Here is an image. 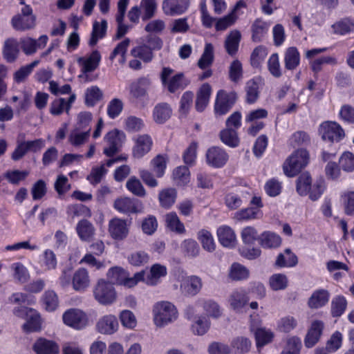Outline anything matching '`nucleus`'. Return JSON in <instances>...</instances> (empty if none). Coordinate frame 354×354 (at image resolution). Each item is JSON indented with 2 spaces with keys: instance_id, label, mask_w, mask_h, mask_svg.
I'll use <instances>...</instances> for the list:
<instances>
[{
  "instance_id": "f257e3e1",
  "label": "nucleus",
  "mask_w": 354,
  "mask_h": 354,
  "mask_svg": "<svg viewBox=\"0 0 354 354\" xmlns=\"http://www.w3.org/2000/svg\"><path fill=\"white\" fill-rule=\"evenodd\" d=\"M145 271L138 272L133 277H130L129 272L120 266L111 268L107 273L106 277L110 283L123 286L131 288L136 286L138 282L144 279Z\"/></svg>"
},
{
  "instance_id": "f03ea898",
  "label": "nucleus",
  "mask_w": 354,
  "mask_h": 354,
  "mask_svg": "<svg viewBox=\"0 0 354 354\" xmlns=\"http://www.w3.org/2000/svg\"><path fill=\"white\" fill-rule=\"evenodd\" d=\"M153 314L154 324L160 328L174 322L178 317L176 308L169 301L156 303L153 308Z\"/></svg>"
},
{
  "instance_id": "7ed1b4c3",
  "label": "nucleus",
  "mask_w": 354,
  "mask_h": 354,
  "mask_svg": "<svg viewBox=\"0 0 354 354\" xmlns=\"http://www.w3.org/2000/svg\"><path fill=\"white\" fill-rule=\"evenodd\" d=\"M308 153L301 149L294 151L284 162L283 169L289 177L296 176L308 162Z\"/></svg>"
},
{
  "instance_id": "20e7f679",
  "label": "nucleus",
  "mask_w": 354,
  "mask_h": 354,
  "mask_svg": "<svg viewBox=\"0 0 354 354\" xmlns=\"http://www.w3.org/2000/svg\"><path fill=\"white\" fill-rule=\"evenodd\" d=\"M93 295L97 302L102 305L111 304L117 298L113 286L103 279L97 282L93 289Z\"/></svg>"
},
{
  "instance_id": "39448f33",
  "label": "nucleus",
  "mask_w": 354,
  "mask_h": 354,
  "mask_svg": "<svg viewBox=\"0 0 354 354\" xmlns=\"http://www.w3.org/2000/svg\"><path fill=\"white\" fill-rule=\"evenodd\" d=\"M104 140L106 146L104 148L103 153L106 156L111 157L120 151L125 140V135L122 131L113 129L105 135Z\"/></svg>"
},
{
  "instance_id": "423d86ee",
  "label": "nucleus",
  "mask_w": 354,
  "mask_h": 354,
  "mask_svg": "<svg viewBox=\"0 0 354 354\" xmlns=\"http://www.w3.org/2000/svg\"><path fill=\"white\" fill-rule=\"evenodd\" d=\"M319 131L324 140L330 142H339L345 136L344 129L336 122H323L319 127Z\"/></svg>"
},
{
  "instance_id": "0eeeda50",
  "label": "nucleus",
  "mask_w": 354,
  "mask_h": 354,
  "mask_svg": "<svg viewBox=\"0 0 354 354\" xmlns=\"http://www.w3.org/2000/svg\"><path fill=\"white\" fill-rule=\"evenodd\" d=\"M261 320L258 319L257 323L252 322L250 330L254 333L256 346L259 351L264 346L271 343L274 337V332L266 327H261Z\"/></svg>"
},
{
  "instance_id": "6e6552de",
  "label": "nucleus",
  "mask_w": 354,
  "mask_h": 354,
  "mask_svg": "<svg viewBox=\"0 0 354 354\" xmlns=\"http://www.w3.org/2000/svg\"><path fill=\"white\" fill-rule=\"evenodd\" d=\"M15 314L18 317L27 316V322L24 324V330L27 332H35L41 328V318L39 315L33 309L20 307L15 309Z\"/></svg>"
},
{
  "instance_id": "1a4fd4ad",
  "label": "nucleus",
  "mask_w": 354,
  "mask_h": 354,
  "mask_svg": "<svg viewBox=\"0 0 354 354\" xmlns=\"http://www.w3.org/2000/svg\"><path fill=\"white\" fill-rule=\"evenodd\" d=\"M236 100V95L234 92L227 93L223 90L218 92L214 105V111L216 115L226 114L232 107Z\"/></svg>"
},
{
  "instance_id": "9d476101",
  "label": "nucleus",
  "mask_w": 354,
  "mask_h": 354,
  "mask_svg": "<svg viewBox=\"0 0 354 354\" xmlns=\"http://www.w3.org/2000/svg\"><path fill=\"white\" fill-rule=\"evenodd\" d=\"M152 84L149 76L141 77L131 83L129 86L130 97L133 100H141L147 96L148 89Z\"/></svg>"
},
{
  "instance_id": "9b49d317",
  "label": "nucleus",
  "mask_w": 354,
  "mask_h": 354,
  "mask_svg": "<svg viewBox=\"0 0 354 354\" xmlns=\"http://www.w3.org/2000/svg\"><path fill=\"white\" fill-rule=\"evenodd\" d=\"M118 319L111 314L102 316L96 323V330L104 335H112L118 330Z\"/></svg>"
},
{
  "instance_id": "f8f14e48",
  "label": "nucleus",
  "mask_w": 354,
  "mask_h": 354,
  "mask_svg": "<svg viewBox=\"0 0 354 354\" xmlns=\"http://www.w3.org/2000/svg\"><path fill=\"white\" fill-rule=\"evenodd\" d=\"M189 6V0H163L162 8L168 16L180 15L186 12Z\"/></svg>"
},
{
  "instance_id": "ddd939ff",
  "label": "nucleus",
  "mask_w": 354,
  "mask_h": 354,
  "mask_svg": "<svg viewBox=\"0 0 354 354\" xmlns=\"http://www.w3.org/2000/svg\"><path fill=\"white\" fill-rule=\"evenodd\" d=\"M205 156L207 163L216 168L223 167L228 160L227 153L218 147H212L208 149Z\"/></svg>"
},
{
  "instance_id": "4468645a",
  "label": "nucleus",
  "mask_w": 354,
  "mask_h": 354,
  "mask_svg": "<svg viewBox=\"0 0 354 354\" xmlns=\"http://www.w3.org/2000/svg\"><path fill=\"white\" fill-rule=\"evenodd\" d=\"M63 321L66 325L76 329L83 328L86 323L85 314L78 309H70L63 315Z\"/></svg>"
},
{
  "instance_id": "2eb2a0df",
  "label": "nucleus",
  "mask_w": 354,
  "mask_h": 354,
  "mask_svg": "<svg viewBox=\"0 0 354 354\" xmlns=\"http://www.w3.org/2000/svg\"><path fill=\"white\" fill-rule=\"evenodd\" d=\"M109 232L114 239H124L129 233V229L125 220L114 218L109 221Z\"/></svg>"
},
{
  "instance_id": "dca6fc26",
  "label": "nucleus",
  "mask_w": 354,
  "mask_h": 354,
  "mask_svg": "<svg viewBox=\"0 0 354 354\" xmlns=\"http://www.w3.org/2000/svg\"><path fill=\"white\" fill-rule=\"evenodd\" d=\"M90 283V277L86 269L79 268L74 272L72 278V286L75 291H85L89 287Z\"/></svg>"
},
{
  "instance_id": "f3484780",
  "label": "nucleus",
  "mask_w": 354,
  "mask_h": 354,
  "mask_svg": "<svg viewBox=\"0 0 354 354\" xmlns=\"http://www.w3.org/2000/svg\"><path fill=\"white\" fill-rule=\"evenodd\" d=\"M37 354H59V346L54 341L46 338H39L32 346Z\"/></svg>"
},
{
  "instance_id": "a211bd4d",
  "label": "nucleus",
  "mask_w": 354,
  "mask_h": 354,
  "mask_svg": "<svg viewBox=\"0 0 354 354\" xmlns=\"http://www.w3.org/2000/svg\"><path fill=\"white\" fill-rule=\"evenodd\" d=\"M2 54L8 62H14L19 54V42L15 38L10 37L3 43Z\"/></svg>"
},
{
  "instance_id": "6ab92c4d",
  "label": "nucleus",
  "mask_w": 354,
  "mask_h": 354,
  "mask_svg": "<svg viewBox=\"0 0 354 354\" xmlns=\"http://www.w3.org/2000/svg\"><path fill=\"white\" fill-rule=\"evenodd\" d=\"M172 115V109L167 102L158 103L153 109V121L158 124L165 123Z\"/></svg>"
},
{
  "instance_id": "aec40b11",
  "label": "nucleus",
  "mask_w": 354,
  "mask_h": 354,
  "mask_svg": "<svg viewBox=\"0 0 354 354\" xmlns=\"http://www.w3.org/2000/svg\"><path fill=\"white\" fill-rule=\"evenodd\" d=\"M249 299L246 290L238 288L231 292L228 302L233 310L239 311L248 304Z\"/></svg>"
},
{
  "instance_id": "412c9836",
  "label": "nucleus",
  "mask_w": 354,
  "mask_h": 354,
  "mask_svg": "<svg viewBox=\"0 0 354 354\" xmlns=\"http://www.w3.org/2000/svg\"><path fill=\"white\" fill-rule=\"evenodd\" d=\"M152 140L147 134L138 136L133 149L134 157L140 158L147 153L151 148Z\"/></svg>"
},
{
  "instance_id": "4be33fe9",
  "label": "nucleus",
  "mask_w": 354,
  "mask_h": 354,
  "mask_svg": "<svg viewBox=\"0 0 354 354\" xmlns=\"http://www.w3.org/2000/svg\"><path fill=\"white\" fill-rule=\"evenodd\" d=\"M203 287L201 278L196 275H192L185 279L180 288L183 292L190 296L197 295Z\"/></svg>"
},
{
  "instance_id": "5701e85b",
  "label": "nucleus",
  "mask_w": 354,
  "mask_h": 354,
  "mask_svg": "<svg viewBox=\"0 0 354 354\" xmlns=\"http://www.w3.org/2000/svg\"><path fill=\"white\" fill-rule=\"evenodd\" d=\"M167 268L165 266L159 263L153 264L151 268L149 273L145 277L144 275V279L141 281L145 282L149 286L157 285L161 277L166 276Z\"/></svg>"
},
{
  "instance_id": "b1692460",
  "label": "nucleus",
  "mask_w": 354,
  "mask_h": 354,
  "mask_svg": "<svg viewBox=\"0 0 354 354\" xmlns=\"http://www.w3.org/2000/svg\"><path fill=\"white\" fill-rule=\"evenodd\" d=\"M323 329V323L320 321H314L309 328L305 339L304 344L308 348L314 346L319 341Z\"/></svg>"
},
{
  "instance_id": "393cba45",
  "label": "nucleus",
  "mask_w": 354,
  "mask_h": 354,
  "mask_svg": "<svg viewBox=\"0 0 354 354\" xmlns=\"http://www.w3.org/2000/svg\"><path fill=\"white\" fill-rule=\"evenodd\" d=\"M11 24L16 30L25 31L35 26V17L15 15L12 17Z\"/></svg>"
},
{
  "instance_id": "a878e982",
  "label": "nucleus",
  "mask_w": 354,
  "mask_h": 354,
  "mask_svg": "<svg viewBox=\"0 0 354 354\" xmlns=\"http://www.w3.org/2000/svg\"><path fill=\"white\" fill-rule=\"evenodd\" d=\"M298 263L297 256L290 249L286 248L277 257L274 265L279 268L294 267Z\"/></svg>"
},
{
  "instance_id": "bb28decb",
  "label": "nucleus",
  "mask_w": 354,
  "mask_h": 354,
  "mask_svg": "<svg viewBox=\"0 0 354 354\" xmlns=\"http://www.w3.org/2000/svg\"><path fill=\"white\" fill-rule=\"evenodd\" d=\"M219 242L225 247H233L236 243V235L228 226H221L217 230Z\"/></svg>"
},
{
  "instance_id": "cd10ccee",
  "label": "nucleus",
  "mask_w": 354,
  "mask_h": 354,
  "mask_svg": "<svg viewBox=\"0 0 354 354\" xmlns=\"http://www.w3.org/2000/svg\"><path fill=\"white\" fill-rule=\"evenodd\" d=\"M300 63V54L295 47L288 48L284 53L285 68L289 71L295 70Z\"/></svg>"
},
{
  "instance_id": "c85d7f7f",
  "label": "nucleus",
  "mask_w": 354,
  "mask_h": 354,
  "mask_svg": "<svg viewBox=\"0 0 354 354\" xmlns=\"http://www.w3.org/2000/svg\"><path fill=\"white\" fill-rule=\"evenodd\" d=\"M329 292L324 289L315 291L309 298L308 304L310 308H319L325 306L329 300Z\"/></svg>"
},
{
  "instance_id": "c756f323",
  "label": "nucleus",
  "mask_w": 354,
  "mask_h": 354,
  "mask_svg": "<svg viewBox=\"0 0 354 354\" xmlns=\"http://www.w3.org/2000/svg\"><path fill=\"white\" fill-rule=\"evenodd\" d=\"M259 243L264 248H277L281 244V237L272 232H264L259 236Z\"/></svg>"
},
{
  "instance_id": "7c9ffc66",
  "label": "nucleus",
  "mask_w": 354,
  "mask_h": 354,
  "mask_svg": "<svg viewBox=\"0 0 354 354\" xmlns=\"http://www.w3.org/2000/svg\"><path fill=\"white\" fill-rule=\"evenodd\" d=\"M211 95V86L208 84H204L197 93L196 100V109L198 111L202 112L208 104Z\"/></svg>"
},
{
  "instance_id": "2f4dec72",
  "label": "nucleus",
  "mask_w": 354,
  "mask_h": 354,
  "mask_svg": "<svg viewBox=\"0 0 354 354\" xmlns=\"http://www.w3.org/2000/svg\"><path fill=\"white\" fill-rule=\"evenodd\" d=\"M76 232L82 241H88L93 236L95 229L90 221L82 219L77 224Z\"/></svg>"
},
{
  "instance_id": "473e14b6",
  "label": "nucleus",
  "mask_w": 354,
  "mask_h": 354,
  "mask_svg": "<svg viewBox=\"0 0 354 354\" xmlns=\"http://www.w3.org/2000/svg\"><path fill=\"white\" fill-rule=\"evenodd\" d=\"M114 208L122 213H135L137 212V207L135 201L128 197H122L115 201Z\"/></svg>"
},
{
  "instance_id": "72a5a7b5",
  "label": "nucleus",
  "mask_w": 354,
  "mask_h": 354,
  "mask_svg": "<svg viewBox=\"0 0 354 354\" xmlns=\"http://www.w3.org/2000/svg\"><path fill=\"white\" fill-rule=\"evenodd\" d=\"M269 28V24L261 19H257L252 24V38L255 42H259L267 33Z\"/></svg>"
},
{
  "instance_id": "f704fd0d",
  "label": "nucleus",
  "mask_w": 354,
  "mask_h": 354,
  "mask_svg": "<svg viewBox=\"0 0 354 354\" xmlns=\"http://www.w3.org/2000/svg\"><path fill=\"white\" fill-rule=\"evenodd\" d=\"M188 84L189 81L185 78L183 74L178 73L170 78L166 84L163 85L167 87L170 93H175L178 90L184 89Z\"/></svg>"
},
{
  "instance_id": "c9c22d12",
  "label": "nucleus",
  "mask_w": 354,
  "mask_h": 354,
  "mask_svg": "<svg viewBox=\"0 0 354 354\" xmlns=\"http://www.w3.org/2000/svg\"><path fill=\"white\" fill-rule=\"evenodd\" d=\"M107 22L106 20H102L101 23L95 21L93 25V30L89 44L91 46H95L99 39H102L105 36Z\"/></svg>"
},
{
  "instance_id": "e433bc0d",
  "label": "nucleus",
  "mask_w": 354,
  "mask_h": 354,
  "mask_svg": "<svg viewBox=\"0 0 354 354\" xmlns=\"http://www.w3.org/2000/svg\"><path fill=\"white\" fill-rule=\"evenodd\" d=\"M219 136L221 140L230 147H236L239 145V139L236 130L234 129L226 127L220 132Z\"/></svg>"
},
{
  "instance_id": "4c0bfd02",
  "label": "nucleus",
  "mask_w": 354,
  "mask_h": 354,
  "mask_svg": "<svg viewBox=\"0 0 354 354\" xmlns=\"http://www.w3.org/2000/svg\"><path fill=\"white\" fill-rule=\"evenodd\" d=\"M91 133V129L81 132L80 129H75L73 130L68 136V142L74 147H80L87 142Z\"/></svg>"
},
{
  "instance_id": "58836bf2",
  "label": "nucleus",
  "mask_w": 354,
  "mask_h": 354,
  "mask_svg": "<svg viewBox=\"0 0 354 354\" xmlns=\"http://www.w3.org/2000/svg\"><path fill=\"white\" fill-rule=\"evenodd\" d=\"M177 193L175 189L167 188L162 189L158 196L160 205L165 208H169L176 201Z\"/></svg>"
},
{
  "instance_id": "ea45409f",
  "label": "nucleus",
  "mask_w": 354,
  "mask_h": 354,
  "mask_svg": "<svg viewBox=\"0 0 354 354\" xmlns=\"http://www.w3.org/2000/svg\"><path fill=\"white\" fill-rule=\"evenodd\" d=\"M240 39L241 33L238 30H233L229 34L225 42V46L228 54L233 55L236 53Z\"/></svg>"
},
{
  "instance_id": "a19ab883",
  "label": "nucleus",
  "mask_w": 354,
  "mask_h": 354,
  "mask_svg": "<svg viewBox=\"0 0 354 354\" xmlns=\"http://www.w3.org/2000/svg\"><path fill=\"white\" fill-rule=\"evenodd\" d=\"M245 90L246 93L245 100L247 103H254L259 97V84L254 80H250L245 84Z\"/></svg>"
},
{
  "instance_id": "79ce46f5",
  "label": "nucleus",
  "mask_w": 354,
  "mask_h": 354,
  "mask_svg": "<svg viewBox=\"0 0 354 354\" xmlns=\"http://www.w3.org/2000/svg\"><path fill=\"white\" fill-rule=\"evenodd\" d=\"M198 239L201 242L204 250L212 252L215 250V243L212 234L206 230H201L198 232Z\"/></svg>"
},
{
  "instance_id": "37998d69",
  "label": "nucleus",
  "mask_w": 354,
  "mask_h": 354,
  "mask_svg": "<svg viewBox=\"0 0 354 354\" xmlns=\"http://www.w3.org/2000/svg\"><path fill=\"white\" fill-rule=\"evenodd\" d=\"M11 269L13 271L14 279L20 283H26L30 278L28 269L19 262L14 263L11 265Z\"/></svg>"
},
{
  "instance_id": "c03bdc74",
  "label": "nucleus",
  "mask_w": 354,
  "mask_h": 354,
  "mask_svg": "<svg viewBox=\"0 0 354 354\" xmlns=\"http://www.w3.org/2000/svg\"><path fill=\"white\" fill-rule=\"evenodd\" d=\"M288 280L284 274L278 273L272 274L269 279V285L274 291L282 290L287 288Z\"/></svg>"
},
{
  "instance_id": "a18cd8bd",
  "label": "nucleus",
  "mask_w": 354,
  "mask_h": 354,
  "mask_svg": "<svg viewBox=\"0 0 354 354\" xmlns=\"http://www.w3.org/2000/svg\"><path fill=\"white\" fill-rule=\"evenodd\" d=\"M129 44L130 39L127 38L120 42L111 54L110 59L113 61L117 56H120L118 62L120 64H124L126 61V53Z\"/></svg>"
},
{
  "instance_id": "49530a36",
  "label": "nucleus",
  "mask_w": 354,
  "mask_h": 354,
  "mask_svg": "<svg viewBox=\"0 0 354 354\" xmlns=\"http://www.w3.org/2000/svg\"><path fill=\"white\" fill-rule=\"evenodd\" d=\"M301 348V342L297 337H288L280 354H299Z\"/></svg>"
},
{
  "instance_id": "de8ad7c7",
  "label": "nucleus",
  "mask_w": 354,
  "mask_h": 354,
  "mask_svg": "<svg viewBox=\"0 0 354 354\" xmlns=\"http://www.w3.org/2000/svg\"><path fill=\"white\" fill-rule=\"evenodd\" d=\"M332 28L335 33L345 35L354 31V20L348 18L343 19L335 23Z\"/></svg>"
},
{
  "instance_id": "09e8293b",
  "label": "nucleus",
  "mask_w": 354,
  "mask_h": 354,
  "mask_svg": "<svg viewBox=\"0 0 354 354\" xmlns=\"http://www.w3.org/2000/svg\"><path fill=\"white\" fill-rule=\"evenodd\" d=\"M202 306L206 315L209 317L218 318L222 315L220 306L212 299L203 301Z\"/></svg>"
},
{
  "instance_id": "8fccbe9b",
  "label": "nucleus",
  "mask_w": 354,
  "mask_h": 354,
  "mask_svg": "<svg viewBox=\"0 0 354 354\" xmlns=\"http://www.w3.org/2000/svg\"><path fill=\"white\" fill-rule=\"evenodd\" d=\"M312 183L311 176L308 173L301 174L297 180V192L300 196L308 195Z\"/></svg>"
},
{
  "instance_id": "3c124183",
  "label": "nucleus",
  "mask_w": 354,
  "mask_h": 354,
  "mask_svg": "<svg viewBox=\"0 0 354 354\" xmlns=\"http://www.w3.org/2000/svg\"><path fill=\"white\" fill-rule=\"evenodd\" d=\"M214 60V47L211 44H206L204 51L198 62V66L201 69L209 67Z\"/></svg>"
},
{
  "instance_id": "603ef678",
  "label": "nucleus",
  "mask_w": 354,
  "mask_h": 354,
  "mask_svg": "<svg viewBox=\"0 0 354 354\" xmlns=\"http://www.w3.org/2000/svg\"><path fill=\"white\" fill-rule=\"evenodd\" d=\"M127 261L133 266L140 267L149 262V256L144 251H136L127 257Z\"/></svg>"
},
{
  "instance_id": "864d4df0",
  "label": "nucleus",
  "mask_w": 354,
  "mask_h": 354,
  "mask_svg": "<svg viewBox=\"0 0 354 354\" xmlns=\"http://www.w3.org/2000/svg\"><path fill=\"white\" fill-rule=\"evenodd\" d=\"M229 277L234 281L243 280L248 278L249 271L241 264L234 263L231 266Z\"/></svg>"
},
{
  "instance_id": "5fc2aeb1",
  "label": "nucleus",
  "mask_w": 354,
  "mask_h": 354,
  "mask_svg": "<svg viewBox=\"0 0 354 354\" xmlns=\"http://www.w3.org/2000/svg\"><path fill=\"white\" fill-rule=\"evenodd\" d=\"M39 63V60H35L32 63L21 67L14 73V80L17 83L23 82L32 72L33 68Z\"/></svg>"
},
{
  "instance_id": "6e6d98bb",
  "label": "nucleus",
  "mask_w": 354,
  "mask_h": 354,
  "mask_svg": "<svg viewBox=\"0 0 354 354\" xmlns=\"http://www.w3.org/2000/svg\"><path fill=\"white\" fill-rule=\"evenodd\" d=\"M326 188L323 178H317L313 184L311 183L310 190L308 192L310 200L317 201L324 193Z\"/></svg>"
},
{
  "instance_id": "4d7b16f0",
  "label": "nucleus",
  "mask_w": 354,
  "mask_h": 354,
  "mask_svg": "<svg viewBox=\"0 0 354 354\" xmlns=\"http://www.w3.org/2000/svg\"><path fill=\"white\" fill-rule=\"evenodd\" d=\"M173 177L178 185L184 186L187 185L190 180V172L186 166H180L174 169Z\"/></svg>"
},
{
  "instance_id": "13d9d810",
  "label": "nucleus",
  "mask_w": 354,
  "mask_h": 354,
  "mask_svg": "<svg viewBox=\"0 0 354 354\" xmlns=\"http://www.w3.org/2000/svg\"><path fill=\"white\" fill-rule=\"evenodd\" d=\"M101 60V55L99 51L94 50L90 55V56L83 61V68L84 73H88L93 71L98 66Z\"/></svg>"
},
{
  "instance_id": "bf43d9fd",
  "label": "nucleus",
  "mask_w": 354,
  "mask_h": 354,
  "mask_svg": "<svg viewBox=\"0 0 354 354\" xmlns=\"http://www.w3.org/2000/svg\"><path fill=\"white\" fill-rule=\"evenodd\" d=\"M260 210L257 207H248L237 211L234 214V218L239 221H246L259 218Z\"/></svg>"
},
{
  "instance_id": "052dcab7",
  "label": "nucleus",
  "mask_w": 354,
  "mask_h": 354,
  "mask_svg": "<svg viewBox=\"0 0 354 354\" xmlns=\"http://www.w3.org/2000/svg\"><path fill=\"white\" fill-rule=\"evenodd\" d=\"M167 226L172 231L178 233L185 232L184 225L180 222L177 214L175 212H170L165 216Z\"/></svg>"
},
{
  "instance_id": "680f3d73",
  "label": "nucleus",
  "mask_w": 354,
  "mask_h": 354,
  "mask_svg": "<svg viewBox=\"0 0 354 354\" xmlns=\"http://www.w3.org/2000/svg\"><path fill=\"white\" fill-rule=\"evenodd\" d=\"M102 92L97 86L88 88L85 92V102L88 106H93L102 97Z\"/></svg>"
},
{
  "instance_id": "e2e57ef3",
  "label": "nucleus",
  "mask_w": 354,
  "mask_h": 354,
  "mask_svg": "<svg viewBox=\"0 0 354 354\" xmlns=\"http://www.w3.org/2000/svg\"><path fill=\"white\" fill-rule=\"evenodd\" d=\"M127 189L136 196L142 197L145 195V189L140 181L135 176L131 177L126 183Z\"/></svg>"
},
{
  "instance_id": "0e129e2a",
  "label": "nucleus",
  "mask_w": 354,
  "mask_h": 354,
  "mask_svg": "<svg viewBox=\"0 0 354 354\" xmlns=\"http://www.w3.org/2000/svg\"><path fill=\"white\" fill-rule=\"evenodd\" d=\"M43 304L48 311H54L58 306V297L53 290H47L43 295Z\"/></svg>"
},
{
  "instance_id": "69168bd1",
  "label": "nucleus",
  "mask_w": 354,
  "mask_h": 354,
  "mask_svg": "<svg viewBox=\"0 0 354 354\" xmlns=\"http://www.w3.org/2000/svg\"><path fill=\"white\" fill-rule=\"evenodd\" d=\"M347 306L346 299L342 296L335 297L331 302V313L333 317H339L345 311Z\"/></svg>"
},
{
  "instance_id": "338daca9",
  "label": "nucleus",
  "mask_w": 354,
  "mask_h": 354,
  "mask_svg": "<svg viewBox=\"0 0 354 354\" xmlns=\"http://www.w3.org/2000/svg\"><path fill=\"white\" fill-rule=\"evenodd\" d=\"M210 327V322L203 317H199L192 325L194 334L197 335H205Z\"/></svg>"
},
{
  "instance_id": "774afa93",
  "label": "nucleus",
  "mask_w": 354,
  "mask_h": 354,
  "mask_svg": "<svg viewBox=\"0 0 354 354\" xmlns=\"http://www.w3.org/2000/svg\"><path fill=\"white\" fill-rule=\"evenodd\" d=\"M297 325L296 319L288 315L281 318L277 323V330L283 333H289Z\"/></svg>"
}]
</instances>
